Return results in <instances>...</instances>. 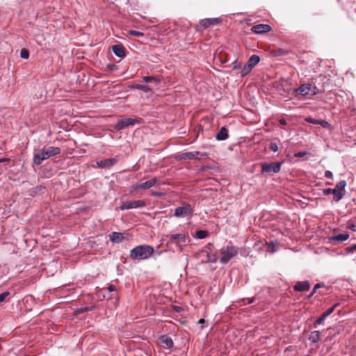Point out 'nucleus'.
Returning a JSON list of instances; mask_svg holds the SVG:
<instances>
[{"label":"nucleus","instance_id":"f257e3e1","mask_svg":"<svg viewBox=\"0 0 356 356\" xmlns=\"http://www.w3.org/2000/svg\"><path fill=\"white\" fill-rule=\"evenodd\" d=\"M154 252V248L149 245L135 247L130 251L129 257L133 260H144L150 257Z\"/></svg>","mask_w":356,"mask_h":356},{"label":"nucleus","instance_id":"f03ea898","mask_svg":"<svg viewBox=\"0 0 356 356\" xmlns=\"http://www.w3.org/2000/svg\"><path fill=\"white\" fill-rule=\"evenodd\" d=\"M60 153V149L57 147L49 146L43 147L33 156V163L39 165L42 162L53 156L58 155Z\"/></svg>","mask_w":356,"mask_h":356},{"label":"nucleus","instance_id":"7ed1b4c3","mask_svg":"<svg viewBox=\"0 0 356 356\" xmlns=\"http://www.w3.org/2000/svg\"><path fill=\"white\" fill-rule=\"evenodd\" d=\"M238 253V248L230 245L223 246L220 250V262L222 264H227L232 258Z\"/></svg>","mask_w":356,"mask_h":356},{"label":"nucleus","instance_id":"20e7f679","mask_svg":"<svg viewBox=\"0 0 356 356\" xmlns=\"http://www.w3.org/2000/svg\"><path fill=\"white\" fill-rule=\"evenodd\" d=\"M163 240L166 241L167 245L175 244L179 247L186 245V236L184 234H174L165 235Z\"/></svg>","mask_w":356,"mask_h":356},{"label":"nucleus","instance_id":"39448f33","mask_svg":"<svg viewBox=\"0 0 356 356\" xmlns=\"http://www.w3.org/2000/svg\"><path fill=\"white\" fill-rule=\"evenodd\" d=\"M143 120L140 118H127L118 120L117 124L114 126V129L117 131H120L129 126H134L136 124H141Z\"/></svg>","mask_w":356,"mask_h":356},{"label":"nucleus","instance_id":"423d86ee","mask_svg":"<svg viewBox=\"0 0 356 356\" xmlns=\"http://www.w3.org/2000/svg\"><path fill=\"white\" fill-rule=\"evenodd\" d=\"M346 185L347 184L345 180H341L332 188L333 200L334 202H339L343 197L346 194L345 188Z\"/></svg>","mask_w":356,"mask_h":356},{"label":"nucleus","instance_id":"0eeeda50","mask_svg":"<svg viewBox=\"0 0 356 356\" xmlns=\"http://www.w3.org/2000/svg\"><path fill=\"white\" fill-rule=\"evenodd\" d=\"M261 174H268L271 175L273 173H277L280 171L281 168V163L280 162H272L270 163H261Z\"/></svg>","mask_w":356,"mask_h":356},{"label":"nucleus","instance_id":"6e6552de","mask_svg":"<svg viewBox=\"0 0 356 356\" xmlns=\"http://www.w3.org/2000/svg\"><path fill=\"white\" fill-rule=\"evenodd\" d=\"M199 255L204 258L202 261L204 263H216L218 261L217 255L212 252L209 246L201 250Z\"/></svg>","mask_w":356,"mask_h":356},{"label":"nucleus","instance_id":"1a4fd4ad","mask_svg":"<svg viewBox=\"0 0 356 356\" xmlns=\"http://www.w3.org/2000/svg\"><path fill=\"white\" fill-rule=\"evenodd\" d=\"M193 213V209L191 204L184 203L183 206L175 208L174 216L177 218H184L192 216Z\"/></svg>","mask_w":356,"mask_h":356},{"label":"nucleus","instance_id":"9d476101","mask_svg":"<svg viewBox=\"0 0 356 356\" xmlns=\"http://www.w3.org/2000/svg\"><path fill=\"white\" fill-rule=\"evenodd\" d=\"M102 292L111 293V296L108 297V299L111 300V301L114 300L113 307L116 308L119 302V295L115 286L111 284L106 288H103L102 289Z\"/></svg>","mask_w":356,"mask_h":356},{"label":"nucleus","instance_id":"9b49d317","mask_svg":"<svg viewBox=\"0 0 356 356\" xmlns=\"http://www.w3.org/2000/svg\"><path fill=\"white\" fill-rule=\"evenodd\" d=\"M146 203L143 200H132L122 202L120 207V209L123 211L126 209H130L134 208L144 207Z\"/></svg>","mask_w":356,"mask_h":356},{"label":"nucleus","instance_id":"f8f14e48","mask_svg":"<svg viewBox=\"0 0 356 356\" xmlns=\"http://www.w3.org/2000/svg\"><path fill=\"white\" fill-rule=\"evenodd\" d=\"M206 156H207L206 153H202L198 151L188 152L182 153L181 155H179V159H184V160L200 159L201 158L204 157Z\"/></svg>","mask_w":356,"mask_h":356},{"label":"nucleus","instance_id":"ddd939ff","mask_svg":"<svg viewBox=\"0 0 356 356\" xmlns=\"http://www.w3.org/2000/svg\"><path fill=\"white\" fill-rule=\"evenodd\" d=\"M222 22V19L220 17L216 18H206L200 21V26L206 29L210 26L217 25Z\"/></svg>","mask_w":356,"mask_h":356},{"label":"nucleus","instance_id":"4468645a","mask_svg":"<svg viewBox=\"0 0 356 356\" xmlns=\"http://www.w3.org/2000/svg\"><path fill=\"white\" fill-rule=\"evenodd\" d=\"M349 236H350L349 234H348V233H343V234L334 235V236L328 237V242L330 244L335 245H337L340 242H342V241H344L348 239Z\"/></svg>","mask_w":356,"mask_h":356},{"label":"nucleus","instance_id":"2eb2a0df","mask_svg":"<svg viewBox=\"0 0 356 356\" xmlns=\"http://www.w3.org/2000/svg\"><path fill=\"white\" fill-rule=\"evenodd\" d=\"M272 30V28L268 24H257L251 28V31L257 34H264L270 32Z\"/></svg>","mask_w":356,"mask_h":356},{"label":"nucleus","instance_id":"dca6fc26","mask_svg":"<svg viewBox=\"0 0 356 356\" xmlns=\"http://www.w3.org/2000/svg\"><path fill=\"white\" fill-rule=\"evenodd\" d=\"M158 179L156 177H154L150 180L146 181L145 182L138 184L136 186V189H143V190H147L154 186Z\"/></svg>","mask_w":356,"mask_h":356},{"label":"nucleus","instance_id":"f3484780","mask_svg":"<svg viewBox=\"0 0 356 356\" xmlns=\"http://www.w3.org/2000/svg\"><path fill=\"white\" fill-rule=\"evenodd\" d=\"M118 160L115 158L101 160L97 162V165L100 168H110L117 163Z\"/></svg>","mask_w":356,"mask_h":356},{"label":"nucleus","instance_id":"a211bd4d","mask_svg":"<svg viewBox=\"0 0 356 356\" xmlns=\"http://www.w3.org/2000/svg\"><path fill=\"white\" fill-rule=\"evenodd\" d=\"M112 49L116 56L121 58L126 56V49L122 44H115Z\"/></svg>","mask_w":356,"mask_h":356},{"label":"nucleus","instance_id":"6ab92c4d","mask_svg":"<svg viewBox=\"0 0 356 356\" xmlns=\"http://www.w3.org/2000/svg\"><path fill=\"white\" fill-rule=\"evenodd\" d=\"M293 289L296 291H307L310 289V283L309 281L298 282Z\"/></svg>","mask_w":356,"mask_h":356},{"label":"nucleus","instance_id":"aec40b11","mask_svg":"<svg viewBox=\"0 0 356 356\" xmlns=\"http://www.w3.org/2000/svg\"><path fill=\"white\" fill-rule=\"evenodd\" d=\"M110 240L114 243H121L124 239V234L121 232H113L110 235Z\"/></svg>","mask_w":356,"mask_h":356},{"label":"nucleus","instance_id":"412c9836","mask_svg":"<svg viewBox=\"0 0 356 356\" xmlns=\"http://www.w3.org/2000/svg\"><path fill=\"white\" fill-rule=\"evenodd\" d=\"M228 137V130L225 127H221L216 136V138L218 140H224L227 139Z\"/></svg>","mask_w":356,"mask_h":356},{"label":"nucleus","instance_id":"4be33fe9","mask_svg":"<svg viewBox=\"0 0 356 356\" xmlns=\"http://www.w3.org/2000/svg\"><path fill=\"white\" fill-rule=\"evenodd\" d=\"M311 90V85L309 83L301 85L297 90L298 95H306Z\"/></svg>","mask_w":356,"mask_h":356},{"label":"nucleus","instance_id":"5701e85b","mask_svg":"<svg viewBox=\"0 0 356 356\" xmlns=\"http://www.w3.org/2000/svg\"><path fill=\"white\" fill-rule=\"evenodd\" d=\"M160 340L162 343L166 346L168 348H172L174 346V342L171 337H168V335H161L160 337Z\"/></svg>","mask_w":356,"mask_h":356},{"label":"nucleus","instance_id":"b1692460","mask_svg":"<svg viewBox=\"0 0 356 356\" xmlns=\"http://www.w3.org/2000/svg\"><path fill=\"white\" fill-rule=\"evenodd\" d=\"M259 61L260 57L256 54H254L249 58L247 64L253 69L259 63Z\"/></svg>","mask_w":356,"mask_h":356},{"label":"nucleus","instance_id":"393cba45","mask_svg":"<svg viewBox=\"0 0 356 356\" xmlns=\"http://www.w3.org/2000/svg\"><path fill=\"white\" fill-rule=\"evenodd\" d=\"M313 124H320L323 128H330V124L324 120H315L313 119Z\"/></svg>","mask_w":356,"mask_h":356},{"label":"nucleus","instance_id":"a878e982","mask_svg":"<svg viewBox=\"0 0 356 356\" xmlns=\"http://www.w3.org/2000/svg\"><path fill=\"white\" fill-rule=\"evenodd\" d=\"M131 88L143 90L145 92H149L151 91V88L148 86H145V85L136 84V85L132 86Z\"/></svg>","mask_w":356,"mask_h":356},{"label":"nucleus","instance_id":"bb28decb","mask_svg":"<svg viewBox=\"0 0 356 356\" xmlns=\"http://www.w3.org/2000/svg\"><path fill=\"white\" fill-rule=\"evenodd\" d=\"M318 289H322L323 291H327L328 287H327L323 282H320L314 285L313 287V295L317 291Z\"/></svg>","mask_w":356,"mask_h":356},{"label":"nucleus","instance_id":"cd10ccee","mask_svg":"<svg viewBox=\"0 0 356 356\" xmlns=\"http://www.w3.org/2000/svg\"><path fill=\"white\" fill-rule=\"evenodd\" d=\"M209 236V232L206 230H198L195 233V237L199 239L205 238Z\"/></svg>","mask_w":356,"mask_h":356},{"label":"nucleus","instance_id":"c85d7f7f","mask_svg":"<svg viewBox=\"0 0 356 356\" xmlns=\"http://www.w3.org/2000/svg\"><path fill=\"white\" fill-rule=\"evenodd\" d=\"M252 68L249 66L247 63L241 68V76L243 77L248 75L251 71Z\"/></svg>","mask_w":356,"mask_h":356},{"label":"nucleus","instance_id":"c756f323","mask_svg":"<svg viewBox=\"0 0 356 356\" xmlns=\"http://www.w3.org/2000/svg\"><path fill=\"white\" fill-rule=\"evenodd\" d=\"M143 81L145 83H149L152 81H155L156 83H158L160 81V79L158 76H146L143 78Z\"/></svg>","mask_w":356,"mask_h":356},{"label":"nucleus","instance_id":"7c9ffc66","mask_svg":"<svg viewBox=\"0 0 356 356\" xmlns=\"http://www.w3.org/2000/svg\"><path fill=\"white\" fill-rule=\"evenodd\" d=\"M95 305H91L89 307H81L77 309V313L83 314L87 312L92 311L95 309Z\"/></svg>","mask_w":356,"mask_h":356},{"label":"nucleus","instance_id":"2f4dec72","mask_svg":"<svg viewBox=\"0 0 356 356\" xmlns=\"http://www.w3.org/2000/svg\"><path fill=\"white\" fill-rule=\"evenodd\" d=\"M288 51L283 49H277L273 50L271 54L275 56H283L287 54Z\"/></svg>","mask_w":356,"mask_h":356},{"label":"nucleus","instance_id":"473e14b6","mask_svg":"<svg viewBox=\"0 0 356 356\" xmlns=\"http://www.w3.org/2000/svg\"><path fill=\"white\" fill-rule=\"evenodd\" d=\"M327 316H326V314H325L324 313L319 317L318 318L316 321L313 323V327H316L317 325H321L323 323V322L324 321V320L327 318Z\"/></svg>","mask_w":356,"mask_h":356},{"label":"nucleus","instance_id":"72a5a7b5","mask_svg":"<svg viewBox=\"0 0 356 356\" xmlns=\"http://www.w3.org/2000/svg\"><path fill=\"white\" fill-rule=\"evenodd\" d=\"M324 92L323 86H321V88H317L316 86H313V96L318 94H322Z\"/></svg>","mask_w":356,"mask_h":356},{"label":"nucleus","instance_id":"f704fd0d","mask_svg":"<svg viewBox=\"0 0 356 356\" xmlns=\"http://www.w3.org/2000/svg\"><path fill=\"white\" fill-rule=\"evenodd\" d=\"M20 57L24 59H28L29 57V51L26 48L22 49L20 51Z\"/></svg>","mask_w":356,"mask_h":356},{"label":"nucleus","instance_id":"c9c22d12","mask_svg":"<svg viewBox=\"0 0 356 356\" xmlns=\"http://www.w3.org/2000/svg\"><path fill=\"white\" fill-rule=\"evenodd\" d=\"M103 293V297L104 298H106L108 300V302L109 304V307H111V308H114L113 307V301L114 300H113L112 301L111 300L108 299V297L111 296V293H106V292H102Z\"/></svg>","mask_w":356,"mask_h":356},{"label":"nucleus","instance_id":"e433bc0d","mask_svg":"<svg viewBox=\"0 0 356 356\" xmlns=\"http://www.w3.org/2000/svg\"><path fill=\"white\" fill-rule=\"evenodd\" d=\"M355 250H356V244L352 245L346 247L345 248V252L346 254L353 253Z\"/></svg>","mask_w":356,"mask_h":356},{"label":"nucleus","instance_id":"4c0bfd02","mask_svg":"<svg viewBox=\"0 0 356 356\" xmlns=\"http://www.w3.org/2000/svg\"><path fill=\"white\" fill-rule=\"evenodd\" d=\"M339 305V303L334 304L332 307H330L326 312H325L324 314H326L327 316H328L334 311L336 307H337Z\"/></svg>","mask_w":356,"mask_h":356},{"label":"nucleus","instance_id":"58836bf2","mask_svg":"<svg viewBox=\"0 0 356 356\" xmlns=\"http://www.w3.org/2000/svg\"><path fill=\"white\" fill-rule=\"evenodd\" d=\"M269 149L273 152H276L279 149L278 145L275 142H271L269 145Z\"/></svg>","mask_w":356,"mask_h":356},{"label":"nucleus","instance_id":"ea45409f","mask_svg":"<svg viewBox=\"0 0 356 356\" xmlns=\"http://www.w3.org/2000/svg\"><path fill=\"white\" fill-rule=\"evenodd\" d=\"M129 34L131 35H134V36H137V37H141V36H143L144 35V33H142V32H140L138 31H136V30H131L129 31Z\"/></svg>","mask_w":356,"mask_h":356},{"label":"nucleus","instance_id":"a19ab883","mask_svg":"<svg viewBox=\"0 0 356 356\" xmlns=\"http://www.w3.org/2000/svg\"><path fill=\"white\" fill-rule=\"evenodd\" d=\"M319 331H313V343L317 342L319 340Z\"/></svg>","mask_w":356,"mask_h":356},{"label":"nucleus","instance_id":"79ce46f5","mask_svg":"<svg viewBox=\"0 0 356 356\" xmlns=\"http://www.w3.org/2000/svg\"><path fill=\"white\" fill-rule=\"evenodd\" d=\"M232 66L234 70H238L241 68V62L236 60L232 63Z\"/></svg>","mask_w":356,"mask_h":356},{"label":"nucleus","instance_id":"37998d69","mask_svg":"<svg viewBox=\"0 0 356 356\" xmlns=\"http://www.w3.org/2000/svg\"><path fill=\"white\" fill-rule=\"evenodd\" d=\"M309 154L307 152H299L298 153H296L294 154V156L296 157H305L307 155H309Z\"/></svg>","mask_w":356,"mask_h":356},{"label":"nucleus","instance_id":"c03bdc74","mask_svg":"<svg viewBox=\"0 0 356 356\" xmlns=\"http://www.w3.org/2000/svg\"><path fill=\"white\" fill-rule=\"evenodd\" d=\"M8 295V292H3L2 293H0V303L2 302Z\"/></svg>","mask_w":356,"mask_h":356},{"label":"nucleus","instance_id":"a18cd8bd","mask_svg":"<svg viewBox=\"0 0 356 356\" xmlns=\"http://www.w3.org/2000/svg\"><path fill=\"white\" fill-rule=\"evenodd\" d=\"M323 195H330V194H332V188H325L323 190Z\"/></svg>","mask_w":356,"mask_h":356},{"label":"nucleus","instance_id":"49530a36","mask_svg":"<svg viewBox=\"0 0 356 356\" xmlns=\"http://www.w3.org/2000/svg\"><path fill=\"white\" fill-rule=\"evenodd\" d=\"M325 177L326 178H328V179H332V172H330L329 170L325 171Z\"/></svg>","mask_w":356,"mask_h":356},{"label":"nucleus","instance_id":"de8ad7c7","mask_svg":"<svg viewBox=\"0 0 356 356\" xmlns=\"http://www.w3.org/2000/svg\"><path fill=\"white\" fill-rule=\"evenodd\" d=\"M247 300H248V303L244 302V304H243V305H246V304H251V303L254 302V301H255V298H247Z\"/></svg>","mask_w":356,"mask_h":356},{"label":"nucleus","instance_id":"09e8293b","mask_svg":"<svg viewBox=\"0 0 356 356\" xmlns=\"http://www.w3.org/2000/svg\"><path fill=\"white\" fill-rule=\"evenodd\" d=\"M348 228L353 230V231H355L356 229H355V225L354 224H351V225H348Z\"/></svg>","mask_w":356,"mask_h":356},{"label":"nucleus","instance_id":"8fccbe9b","mask_svg":"<svg viewBox=\"0 0 356 356\" xmlns=\"http://www.w3.org/2000/svg\"><path fill=\"white\" fill-rule=\"evenodd\" d=\"M152 195L153 196H161L162 195V193H159V192H153L152 193Z\"/></svg>","mask_w":356,"mask_h":356},{"label":"nucleus","instance_id":"3c124183","mask_svg":"<svg viewBox=\"0 0 356 356\" xmlns=\"http://www.w3.org/2000/svg\"><path fill=\"white\" fill-rule=\"evenodd\" d=\"M205 323V321H204V319H203V318H201V319H200V320L198 321V324H203V323Z\"/></svg>","mask_w":356,"mask_h":356},{"label":"nucleus","instance_id":"603ef678","mask_svg":"<svg viewBox=\"0 0 356 356\" xmlns=\"http://www.w3.org/2000/svg\"><path fill=\"white\" fill-rule=\"evenodd\" d=\"M306 120H307L308 122L312 123V117H308L307 118H306Z\"/></svg>","mask_w":356,"mask_h":356},{"label":"nucleus","instance_id":"864d4df0","mask_svg":"<svg viewBox=\"0 0 356 356\" xmlns=\"http://www.w3.org/2000/svg\"><path fill=\"white\" fill-rule=\"evenodd\" d=\"M280 123H281V124H286V122H285L284 120H280Z\"/></svg>","mask_w":356,"mask_h":356},{"label":"nucleus","instance_id":"5fc2aeb1","mask_svg":"<svg viewBox=\"0 0 356 356\" xmlns=\"http://www.w3.org/2000/svg\"><path fill=\"white\" fill-rule=\"evenodd\" d=\"M322 101H323V102H326L325 99H324V98H323V99H322Z\"/></svg>","mask_w":356,"mask_h":356},{"label":"nucleus","instance_id":"6e6d98bb","mask_svg":"<svg viewBox=\"0 0 356 356\" xmlns=\"http://www.w3.org/2000/svg\"><path fill=\"white\" fill-rule=\"evenodd\" d=\"M4 161V159H0V162H2V161Z\"/></svg>","mask_w":356,"mask_h":356}]
</instances>
